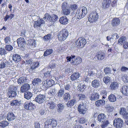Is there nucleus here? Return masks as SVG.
<instances>
[{
	"label": "nucleus",
	"instance_id": "obj_23",
	"mask_svg": "<svg viewBox=\"0 0 128 128\" xmlns=\"http://www.w3.org/2000/svg\"><path fill=\"white\" fill-rule=\"evenodd\" d=\"M20 56L18 54H13L12 56V60L18 63L21 60Z\"/></svg>",
	"mask_w": 128,
	"mask_h": 128
},
{
	"label": "nucleus",
	"instance_id": "obj_45",
	"mask_svg": "<svg viewBox=\"0 0 128 128\" xmlns=\"http://www.w3.org/2000/svg\"><path fill=\"white\" fill-rule=\"evenodd\" d=\"M9 124L8 122L7 121H3L0 123V126L2 128H4L8 126Z\"/></svg>",
	"mask_w": 128,
	"mask_h": 128
},
{
	"label": "nucleus",
	"instance_id": "obj_40",
	"mask_svg": "<svg viewBox=\"0 0 128 128\" xmlns=\"http://www.w3.org/2000/svg\"><path fill=\"white\" fill-rule=\"evenodd\" d=\"M56 89L54 87H52L51 88L50 90L48 92V94H51L53 95L56 94Z\"/></svg>",
	"mask_w": 128,
	"mask_h": 128
},
{
	"label": "nucleus",
	"instance_id": "obj_10",
	"mask_svg": "<svg viewBox=\"0 0 128 128\" xmlns=\"http://www.w3.org/2000/svg\"><path fill=\"white\" fill-rule=\"evenodd\" d=\"M45 22L42 18L38 19L37 21L35 22L34 24V27L35 28L40 27L42 24H44Z\"/></svg>",
	"mask_w": 128,
	"mask_h": 128
},
{
	"label": "nucleus",
	"instance_id": "obj_28",
	"mask_svg": "<svg viewBox=\"0 0 128 128\" xmlns=\"http://www.w3.org/2000/svg\"><path fill=\"white\" fill-rule=\"evenodd\" d=\"M26 79L25 77H22L20 78L18 80L17 82L19 84H22L26 81Z\"/></svg>",
	"mask_w": 128,
	"mask_h": 128
},
{
	"label": "nucleus",
	"instance_id": "obj_9",
	"mask_svg": "<svg viewBox=\"0 0 128 128\" xmlns=\"http://www.w3.org/2000/svg\"><path fill=\"white\" fill-rule=\"evenodd\" d=\"M86 106L85 104L83 102L81 103L78 105V109L80 114H84L86 112Z\"/></svg>",
	"mask_w": 128,
	"mask_h": 128
},
{
	"label": "nucleus",
	"instance_id": "obj_61",
	"mask_svg": "<svg viewBox=\"0 0 128 128\" xmlns=\"http://www.w3.org/2000/svg\"><path fill=\"white\" fill-rule=\"evenodd\" d=\"M4 41L6 44H9L10 42V38L9 36L6 37L5 38Z\"/></svg>",
	"mask_w": 128,
	"mask_h": 128
},
{
	"label": "nucleus",
	"instance_id": "obj_18",
	"mask_svg": "<svg viewBox=\"0 0 128 128\" xmlns=\"http://www.w3.org/2000/svg\"><path fill=\"white\" fill-rule=\"evenodd\" d=\"M105 56V53L101 52L100 54H97L95 56V58L96 60H102Z\"/></svg>",
	"mask_w": 128,
	"mask_h": 128
},
{
	"label": "nucleus",
	"instance_id": "obj_5",
	"mask_svg": "<svg viewBox=\"0 0 128 128\" xmlns=\"http://www.w3.org/2000/svg\"><path fill=\"white\" fill-rule=\"evenodd\" d=\"M86 43V40L84 38H79L76 42V46L79 48L83 47Z\"/></svg>",
	"mask_w": 128,
	"mask_h": 128
},
{
	"label": "nucleus",
	"instance_id": "obj_6",
	"mask_svg": "<svg viewBox=\"0 0 128 128\" xmlns=\"http://www.w3.org/2000/svg\"><path fill=\"white\" fill-rule=\"evenodd\" d=\"M98 14L96 12L90 13L88 17V20L90 22H93L97 20L98 18Z\"/></svg>",
	"mask_w": 128,
	"mask_h": 128
},
{
	"label": "nucleus",
	"instance_id": "obj_55",
	"mask_svg": "<svg viewBox=\"0 0 128 128\" xmlns=\"http://www.w3.org/2000/svg\"><path fill=\"white\" fill-rule=\"evenodd\" d=\"M7 53L6 51L4 48H0V55L2 56Z\"/></svg>",
	"mask_w": 128,
	"mask_h": 128
},
{
	"label": "nucleus",
	"instance_id": "obj_41",
	"mask_svg": "<svg viewBox=\"0 0 128 128\" xmlns=\"http://www.w3.org/2000/svg\"><path fill=\"white\" fill-rule=\"evenodd\" d=\"M86 75L84 76L83 78V80L84 82L87 83L90 82H91L90 80V78L89 76L85 74Z\"/></svg>",
	"mask_w": 128,
	"mask_h": 128
},
{
	"label": "nucleus",
	"instance_id": "obj_29",
	"mask_svg": "<svg viewBox=\"0 0 128 128\" xmlns=\"http://www.w3.org/2000/svg\"><path fill=\"white\" fill-rule=\"evenodd\" d=\"M86 88V86L83 84L81 83L78 85L77 89L78 91L83 92Z\"/></svg>",
	"mask_w": 128,
	"mask_h": 128
},
{
	"label": "nucleus",
	"instance_id": "obj_34",
	"mask_svg": "<svg viewBox=\"0 0 128 128\" xmlns=\"http://www.w3.org/2000/svg\"><path fill=\"white\" fill-rule=\"evenodd\" d=\"M70 96L69 93H65L64 95L63 99L64 101L66 102L70 100Z\"/></svg>",
	"mask_w": 128,
	"mask_h": 128
},
{
	"label": "nucleus",
	"instance_id": "obj_49",
	"mask_svg": "<svg viewBox=\"0 0 128 128\" xmlns=\"http://www.w3.org/2000/svg\"><path fill=\"white\" fill-rule=\"evenodd\" d=\"M127 112H126V108H120L119 112L120 114L122 115L123 116Z\"/></svg>",
	"mask_w": 128,
	"mask_h": 128
},
{
	"label": "nucleus",
	"instance_id": "obj_46",
	"mask_svg": "<svg viewBox=\"0 0 128 128\" xmlns=\"http://www.w3.org/2000/svg\"><path fill=\"white\" fill-rule=\"evenodd\" d=\"M57 106L58 108V111L59 113L60 112L64 109V106L62 104L60 103L58 104Z\"/></svg>",
	"mask_w": 128,
	"mask_h": 128
},
{
	"label": "nucleus",
	"instance_id": "obj_57",
	"mask_svg": "<svg viewBox=\"0 0 128 128\" xmlns=\"http://www.w3.org/2000/svg\"><path fill=\"white\" fill-rule=\"evenodd\" d=\"M111 70L109 68L106 67L104 70V71L106 74L109 73H111Z\"/></svg>",
	"mask_w": 128,
	"mask_h": 128
},
{
	"label": "nucleus",
	"instance_id": "obj_4",
	"mask_svg": "<svg viewBox=\"0 0 128 128\" xmlns=\"http://www.w3.org/2000/svg\"><path fill=\"white\" fill-rule=\"evenodd\" d=\"M45 123V127L46 128H48L49 127L51 126L52 127H54L57 125V122L54 119H48Z\"/></svg>",
	"mask_w": 128,
	"mask_h": 128
},
{
	"label": "nucleus",
	"instance_id": "obj_32",
	"mask_svg": "<svg viewBox=\"0 0 128 128\" xmlns=\"http://www.w3.org/2000/svg\"><path fill=\"white\" fill-rule=\"evenodd\" d=\"M48 105L49 108L51 109H54L56 107L55 104L52 102L48 101Z\"/></svg>",
	"mask_w": 128,
	"mask_h": 128
},
{
	"label": "nucleus",
	"instance_id": "obj_15",
	"mask_svg": "<svg viewBox=\"0 0 128 128\" xmlns=\"http://www.w3.org/2000/svg\"><path fill=\"white\" fill-rule=\"evenodd\" d=\"M120 91L124 95L128 96V86H122L121 88Z\"/></svg>",
	"mask_w": 128,
	"mask_h": 128
},
{
	"label": "nucleus",
	"instance_id": "obj_13",
	"mask_svg": "<svg viewBox=\"0 0 128 128\" xmlns=\"http://www.w3.org/2000/svg\"><path fill=\"white\" fill-rule=\"evenodd\" d=\"M30 88V86L28 84H26L22 86L20 88L21 93H24L28 90Z\"/></svg>",
	"mask_w": 128,
	"mask_h": 128
},
{
	"label": "nucleus",
	"instance_id": "obj_52",
	"mask_svg": "<svg viewBox=\"0 0 128 128\" xmlns=\"http://www.w3.org/2000/svg\"><path fill=\"white\" fill-rule=\"evenodd\" d=\"M122 78L123 82L127 83L128 82V77L126 74H124L122 76Z\"/></svg>",
	"mask_w": 128,
	"mask_h": 128
},
{
	"label": "nucleus",
	"instance_id": "obj_63",
	"mask_svg": "<svg viewBox=\"0 0 128 128\" xmlns=\"http://www.w3.org/2000/svg\"><path fill=\"white\" fill-rule=\"evenodd\" d=\"M119 37V36L117 33H114L113 34L112 36V38L113 40L115 39V40L118 38Z\"/></svg>",
	"mask_w": 128,
	"mask_h": 128
},
{
	"label": "nucleus",
	"instance_id": "obj_53",
	"mask_svg": "<svg viewBox=\"0 0 128 128\" xmlns=\"http://www.w3.org/2000/svg\"><path fill=\"white\" fill-rule=\"evenodd\" d=\"M51 22H54L56 21L58 19V17L57 15L55 14H53L51 18Z\"/></svg>",
	"mask_w": 128,
	"mask_h": 128
},
{
	"label": "nucleus",
	"instance_id": "obj_25",
	"mask_svg": "<svg viewBox=\"0 0 128 128\" xmlns=\"http://www.w3.org/2000/svg\"><path fill=\"white\" fill-rule=\"evenodd\" d=\"M100 85V81L98 80H95L92 82V85L93 87L97 88Z\"/></svg>",
	"mask_w": 128,
	"mask_h": 128
},
{
	"label": "nucleus",
	"instance_id": "obj_59",
	"mask_svg": "<svg viewBox=\"0 0 128 128\" xmlns=\"http://www.w3.org/2000/svg\"><path fill=\"white\" fill-rule=\"evenodd\" d=\"M106 108L108 112H112L114 109V108L112 106H110L109 105H106Z\"/></svg>",
	"mask_w": 128,
	"mask_h": 128
},
{
	"label": "nucleus",
	"instance_id": "obj_56",
	"mask_svg": "<svg viewBox=\"0 0 128 128\" xmlns=\"http://www.w3.org/2000/svg\"><path fill=\"white\" fill-rule=\"evenodd\" d=\"M5 48L7 50L10 51L12 50L13 48L12 46L10 45H7L5 47Z\"/></svg>",
	"mask_w": 128,
	"mask_h": 128
},
{
	"label": "nucleus",
	"instance_id": "obj_33",
	"mask_svg": "<svg viewBox=\"0 0 128 128\" xmlns=\"http://www.w3.org/2000/svg\"><path fill=\"white\" fill-rule=\"evenodd\" d=\"M118 87V85L117 82H114L111 83L110 86L111 89L112 90H116Z\"/></svg>",
	"mask_w": 128,
	"mask_h": 128
},
{
	"label": "nucleus",
	"instance_id": "obj_27",
	"mask_svg": "<svg viewBox=\"0 0 128 128\" xmlns=\"http://www.w3.org/2000/svg\"><path fill=\"white\" fill-rule=\"evenodd\" d=\"M82 58L80 57L76 58L74 60H72V62H71L74 65H76L81 63L82 62Z\"/></svg>",
	"mask_w": 128,
	"mask_h": 128
},
{
	"label": "nucleus",
	"instance_id": "obj_48",
	"mask_svg": "<svg viewBox=\"0 0 128 128\" xmlns=\"http://www.w3.org/2000/svg\"><path fill=\"white\" fill-rule=\"evenodd\" d=\"M7 62H8L7 61H2L0 60V68L2 69L4 68L6 66V63Z\"/></svg>",
	"mask_w": 128,
	"mask_h": 128
},
{
	"label": "nucleus",
	"instance_id": "obj_64",
	"mask_svg": "<svg viewBox=\"0 0 128 128\" xmlns=\"http://www.w3.org/2000/svg\"><path fill=\"white\" fill-rule=\"evenodd\" d=\"M51 71H48L47 72L44 73V76L46 77H49L51 76Z\"/></svg>",
	"mask_w": 128,
	"mask_h": 128
},
{
	"label": "nucleus",
	"instance_id": "obj_22",
	"mask_svg": "<svg viewBox=\"0 0 128 128\" xmlns=\"http://www.w3.org/2000/svg\"><path fill=\"white\" fill-rule=\"evenodd\" d=\"M80 76V74L78 72L73 73L70 76L71 80L74 81L77 79Z\"/></svg>",
	"mask_w": 128,
	"mask_h": 128
},
{
	"label": "nucleus",
	"instance_id": "obj_39",
	"mask_svg": "<svg viewBox=\"0 0 128 128\" xmlns=\"http://www.w3.org/2000/svg\"><path fill=\"white\" fill-rule=\"evenodd\" d=\"M76 102V100L74 99L71 100L67 103V106L68 107L72 106Z\"/></svg>",
	"mask_w": 128,
	"mask_h": 128
},
{
	"label": "nucleus",
	"instance_id": "obj_21",
	"mask_svg": "<svg viewBox=\"0 0 128 128\" xmlns=\"http://www.w3.org/2000/svg\"><path fill=\"white\" fill-rule=\"evenodd\" d=\"M98 120L100 122H104L106 120L105 115L103 114H101L98 116Z\"/></svg>",
	"mask_w": 128,
	"mask_h": 128
},
{
	"label": "nucleus",
	"instance_id": "obj_1",
	"mask_svg": "<svg viewBox=\"0 0 128 128\" xmlns=\"http://www.w3.org/2000/svg\"><path fill=\"white\" fill-rule=\"evenodd\" d=\"M87 11L86 8L83 7L82 9L77 10L76 16L78 19H81L85 16L87 13Z\"/></svg>",
	"mask_w": 128,
	"mask_h": 128
},
{
	"label": "nucleus",
	"instance_id": "obj_3",
	"mask_svg": "<svg viewBox=\"0 0 128 128\" xmlns=\"http://www.w3.org/2000/svg\"><path fill=\"white\" fill-rule=\"evenodd\" d=\"M68 35V32L67 30L63 29L58 35V40L60 41H64L67 38Z\"/></svg>",
	"mask_w": 128,
	"mask_h": 128
},
{
	"label": "nucleus",
	"instance_id": "obj_47",
	"mask_svg": "<svg viewBox=\"0 0 128 128\" xmlns=\"http://www.w3.org/2000/svg\"><path fill=\"white\" fill-rule=\"evenodd\" d=\"M76 96L80 100H84L86 98V96L84 94H80L76 95Z\"/></svg>",
	"mask_w": 128,
	"mask_h": 128
},
{
	"label": "nucleus",
	"instance_id": "obj_54",
	"mask_svg": "<svg viewBox=\"0 0 128 128\" xmlns=\"http://www.w3.org/2000/svg\"><path fill=\"white\" fill-rule=\"evenodd\" d=\"M39 65V63L37 62L34 64V65H32V66H31V67L30 68V70L31 71L33 70H34Z\"/></svg>",
	"mask_w": 128,
	"mask_h": 128
},
{
	"label": "nucleus",
	"instance_id": "obj_20",
	"mask_svg": "<svg viewBox=\"0 0 128 128\" xmlns=\"http://www.w3.org/2000/svg\"><path fill=\"white\" fill-rule=\"evenodd\" d=\"M120 22L119 18H115L112 20L111 25L113 27L119 25Z\"/></svg>",
	"mask_w": 128,
	"mask_h": 128
},
{
	"label": "nucleus",
	"instance_id": "obj_24",
	"mask_svg": "<svg viewBox=\"0 0 128 128\" xmlns=\"http://www.w3.org/2000/svg\"><path fill=\"white\" fill-rule=\"evenodd\" d=\"M60 22L63 24H66L68 23V20L67 17L65 16H62L59 19Z\"/></svg>",
	"mask_w": 128,
	"mask_h": 128
},
{
	"label": "nucleus",
	"instance_id": "obj_2",
	"mask_svg": "<svg viewBox=\"0 0 128 128\" xmlns=\"http://www.w3.org/2000/svg\"><path fill=\"white\" fill-rule=\"evenodd\" d=\"M17 88L14 86H11L9 87L7 94L9 98H14L17 95L16 90Z\"/></svg>",
	"mask_w": 128,
	"mask_h": 128
},
{
	"label": "nucleus",
	"instance_id": "obj_51",
	"mask_svg": "<svg viewBox=\"0 0 128 128\" xmlns=\"http://www.w3.org/2000/svg\"><path fill=\"white\" fill-rule=\"evenodd\" d=\"M103 80L104 82L106 84H107L110 82V78L108 76H105L103 78Z\"/></svg>",
	"mask_w": 128,
	"mask_h": 128
},
{
	"label": "nucleus",
	"instance_id": "obj_35",
	"mask_svg": "<svg viewBox=\"0 0 128 128\" xmlns=\"http://www.w3.org/2000/svg\"><path fill=\"white\" fill-rule=\"evenodd\" d=\"M108 99L109 101L112 102H114L116 100V98L115 96L112 94L109 96Z\"/></svg>",
	"mask_w": 128,
	"mask_h": 128
},
{
	"label": "nucleus",
	"instance_id": "obj_60",
	"mask_svg": "<svg viewBox=\"0 0 128 128\" xmlns=\"http://www.w3.org/2000/svg\"><path fill=\"white\" fill-rule=\"evenodd\" d=\"M68 8V4L66 2H64L62 4V10Z\"/></svg>",
	"mask_w": 128,
	"mask_h": 128
},
{
	"label": "nucleus",
	"instance_id": "obj_37",
	"mask_svg": "<svg viewBox=\"0 0 128 128\" xmlns=\"http://www.w3.org/2000/svg\"><path fill=\"white\" fill-rule=\"evenodd\" d=\"M64 93V91L63 88L60 89L58 91L57 95L60 98L62 97Z\"/></svg>",
	"mask_w": 128,
	"mask_h": 128
},
{
	"label": "nucleus",
	"instance_id": "obj_19",
	"mask_svg": "<svg viewBox=\"0 0 128 128\" xmlns=\"http://www.w3.org/2000/svg\"><path fill=\"white\" fill-rule=\"evenodd\" d=\"M99 96L98 93L96 92H93L89 98L91 100H96L99 98Z\"/></svg>",
	"mask_w": 128,
	"mask_h": 128
},
{
	"label": "nucleus",
	"instance_id": "obj_31",
	"mask_svg": "<svg viewBox=\"0 0 128 128\" xmlns=\"http://www.w3.org/2000/svg\"><path fill=\"white\" fill-rule=\"evenodd\" d=\"M32 94L30 92H25L24 93V98L27 100H29L32 97Z\"/></svg>",
	"mask_w": 128,
	"mask_h": 128
},
{
	"label": "nucleus",
	"instance_id": "obj_44",
	"mask_svg": "<svg viewBox=\"0 0 128 128\" xmlns=\"http://www.w3.org/2000/svg\"><path fill=\"white\" fill-rule=\"evenodd\" d=\"M51 18V16L48 13H46L45 15V16L44 17V20L47 21H50L51 22L50 18Z\"/></svg>",
	"mask_w": 128,
	"mask_h": 128
},
{
	"label": "nucleus",
	"instance_id": "obj_58",
	"mask_svg": "<svg viewBox=\"0 0 128 128\" xmlns=\"http://www.w3.org/2000/svg\"><path fill=\"white\" fill-rule=\"evenodd\" d=\"M50 35L48 34L43 37V40L44 41H48L50 38Z\"/></svg>",
	"mask_w": 128,
	"mask_h": 128
},
{
	"label": "nucleus",
	"instance_id": "obj_14",
	"mask_svg": "<svg viewBox=\"0 0 128 128\" xmlns=\"http://www.w3.org/2000/svg\"><path fill=\"white\" fill-rule=\"evenodd\" d=\"M16 118V116L12 112H8L6 118L9 121H11L15 120Z\"/></svg>",
	"mask_w": 128,
	"mask_h": 128
},
{
	"label": "nucleus",
	"instance_id": "obj_30",
	"mask_svg": "<svg viewBox=\"0 0 128 128\" xmlns=\"http://www.w3.org/2000/svg\"><path fill=\"white\" fill-rule=\"evenodd\" d=\"M105 103V101L104 100H98L96 102L95 105L97 106L104 105Z\"/></svg>",
	"mask_w": 128,
	"mask_h": 128
},
{
	"label": "nucleus",
	"instance_id": "obj_17",
	"mask_svg": "<svg viewBox=\"0 0 128 128\" xmlns=\"http://www.w3.org/2000/svg\"><path fill=\"white\" fill-rule=\"evenodd\" d=\"M111 2V0H104L102 4V8H108Z\"/></svg>",
	"mask_w": 128,
	"mask_h": 128
},
{
	"label": "nucleus",
	"instance_id": "obj_8",
	"mask_svg": "<svg viewBox=\"0 0 128 128\" xmlns=\"http://www.w3.org/2000/svg\"><path fill=\"white\" fill-rule=\"evenodd\" d=\"M46 100L45 96L44 94H39L36 96L35 100L39 104H41L44 102Z\"/></svg>",
	"mask_w": 128,
	"mask_h": 128
},
{
	"label": "nucleus",
	"instance_id": "obj_42",
	"mask_svg": "<svg viewBox=\"0 0 128 128\" xmlns=\"http://www.w3.org/2000/svg\"><path fill=\"white\" fill-rule=\"evenodd\" d=\"M126 39V37L122 36L118 40V43L120 44H122V43H124V42H126L125 41Z\"/></svg>",
	"mask_w": 128,
	"mask_h": 128
},
{
	"label": "nucleus",
	"instance_id": "obj_11",
	"mask_svg": "<svg viewBox=\"0 0 128 128\" xmlns=\"http://www.w3.org/2000/svg\"><path fill=\"white\" fill-rule=\"evenodd\" d=\"M88 73V75L90 76H96L97 74L96 70L93 68L87 69L86 70L85 74L86 73Z\"/></svg>",
	"mask_w": 128,
	"mask_h": 128
},
{
	"label": "nucleus",
	"instance_id": "obj_62",
	"mask_svg": "<svg viewBox=\"0 0 128 128\" xmlns=\"http://www.w3.org/2000/svg\"><path fill=\"white\" fill-rule=\"evenodd\" d=\"M103 124L101 125V126L102 128H105L108 126V120H106L104 122H103Z\"/></svg>",
	"mask_w": 128,
	"mask_h": 128
},
{
	"label": "nucleus",
	"instance_id": "obj_7",
	"mask_svg": "<svg viewBox=\"0 0 128 128\" xmlns=\"http://www.w3.org/2000/svg\"><path fill=\"white\" fill-rule=\"evenodd\" d=\"M113 124L117 128H121L123 125V121L120 118H116L114 120Z\"/></svg>",
	"mask_w": 128,
	"mask_h": 128
},
{
	"label": "nucleus",
	"instance_id": "obj_12",
	"mask_svg": "<svg viewBox=\"0 0 128 128\" xmlns=\"http://www.w3.org/2000/svg\"><path fill=\"white\" fill-rule=\"evenodd\" d=\"M17 43L18 46L20 47L23 48L26 45L25 40L22 38H18L17 40Z\"/></svg>",
	"mask_w": 128,
	"mask_h": 128
},
{
	"label": "nucleus",
	"instance_id": "obj_16",
	"mask_svg": "<svg viewBox=\"0 0 128 128\" xmlns=\"http://www.w3.org/2000/svg\"><path fill=\"white\" fill-rule=\"evenodd\" d=\"M33 104L30 102H26L24 103V108L27 110H32L33 109Z\"/></svg>",
	"mask_w": 128,
	"mask_h": 128
},
{
	"label": "nucleus",
	"instance_id": "obj_38",
	"mask_svg": "<svg viewBox=\"0 0 128 128\" xmlns=\"http://www.w3.org/2000/svg\"><path fill=\"white\" fill-rule=\"evenodd\" d=\"M46 82L48 88L52 86L54 84V81L52 79L50 80L47 79L46 80Z\"/></svg>",
	"mask_w": 128,
	"mask_h": 128
},
{
	"label": "nucleus",
	"instance_id": "obj_36",
	"mask_svg": "<svg viewBox=\"0 0 128 128\" xmlns=\"http://www.w3.org/2000/svg\"><path fill=\"white\" fill-rule=\"evenodd\" d=\"M10 105L12 106L18 105L20 103V101L16 100L11 101L10 102Z\"/></svg>",
	"mask_w": 128,
	"mask_h": 128
},
{
	"label": "nucleus",
	"instance_id": "obj_50",
	"mask_svg": "<svg viewBox=\"0 0 128 128\" xmlns=\"http://www.w3.org/2000/svg\"><path fill=\"white\" fill-rule=\"evenodd\" d=\"M62 12L65 15H67L69 14L70 12V11L68 8H67L62 10Z\"/></svg>",
	"mask_w": 128,
	"mask_h": 128
},
{
	"label": "nucleus",
	"instance_id": "obj_26",
	"mask_svg": "<svg viewBox=\"0 0 128 128\" xmlns=\"http://www.w3.org/2000/svg\"><path fill=\"white\" fill-rule=\"evenodd\" d=\"M42 82L41 80L39 78H35L33 80L32 83L34 86H38Z\"/></svg>",
	"mask_w": 128,
	"mask_h": 128
},
{
	"label": "nucleus",
	"instance_id": "obj_43",
	"mask_svg": "<svg viewBox=\"0 0 128 128\" xmlns=\"http://www.w3.org/2000/svg\"><path fill=\"white\" fill-rule=\"evenodd\" d=\"M52 52V49H50L47 50L44 52V56H47L51 54Z\"/></svg>",
	"mask_w": 128,
	"mask_h": 128
}]
</instances>
